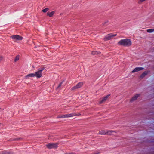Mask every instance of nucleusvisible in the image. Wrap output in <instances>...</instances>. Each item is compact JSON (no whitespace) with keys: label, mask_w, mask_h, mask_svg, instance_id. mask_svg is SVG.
<instances>
[{"label":"nucleus","mask_w":154,"mask_h":154,"mask_svg":"<svg viewBox=\"0 0 154 154\" xmlns=\"http://www.w3.org/2000/svg\"><path fill=\"white\" fill-rule=\"evenodd\" d=\"M83 83L82 82H80L78 83L76 85L72 87L71 89V91H73L75 89L79 88L82 87L83 85Z\"/></svg>","instance_id":"423d86ee"},{"label":"nucleus","mask_w":154,"mask_h":154,"mask_svg":"<svg viewBox=\"0 0 154 154\" xmlns=\"http://www.w3.org/2000/svg\"><path fill=\"white\" fill-rule=\"evenodd\" d=\"M11 38L14 41H16L18 40H21L23 37L18 35H13L11 36Z\"/></svg>","instance_id":"39448f33"},{"label":"nucleus","mask_w":154,"mask_h":154,"mask_svg":"<svg viewBox=\"0 0 154 154\" xmlns=\"http://www.w3.org/2000/svg\"><path fill=\"white\" fill-rule=\"evenodd\" d=\"M19 59V55H17L16 56L15 60L14 62H16Z\"/></svg>","instance_id":"aec40b11"},{"label":"nucleus","mask_w":154,"mask_h":154,"mask_svg":"<svg viewBox=\"0 0 154 154\" xmlns=\"http://www.w3.org/2000/svg\"><path fill=\"white\" fill-rule=\"evenodd\" d=\"M110 96V94H108L105 96V97L102 98L99 101V103L100 104L104 103L106 102Z\"/></svg>","instance_id":"0eeeda50"},{"label":"nucleus","mask_w":154,"mask_h":154,"mask_svg":"<svg viewBox=\"0 0 154 154\" xmlns=\"http://www.w3.org/2000/svg\"><path fill=\"white\" fill-rule=\"evenodd\" d=\"M107 22H108V21H106V22H104V23H102V25H103V26H104V25H105V24L106 23H107Z\"/></svg>","instance_id":"393cba45"},{"label":"nucleus","mask_w":154,"mask_h":154,"mask_svg":"<svg viewBox=\"0 0 154 154\" xmlns=\"http://www.w3.org/2000/svg\"><path fill=\"white\" fill-rule=\"evenodd\" d=\"M64 115H59L57 116L58 118H65Z\"/></svg>","instance_id":"412c9836"},{"label":"nucleus","mask_w":154,"mask_h":154,"mask_svg":"<svg viewBox=\"0 0 154 154\" xmlns=\"http://www.w3.org/2000/svg\"><path fill=\"white\" fill-rule=\"evenodd\" d=\"M65 118H68L69 117V114H65Z\"/></svg>","instance_id":"5701e85b"},{"label":"nucleus","mask_w":154,"mask_h":154,"mask_svg":"<svg viewBox=\"0 0 154 154\" xmlns=\"http://www.w3.org/2000/svg\"><path fill=\"white\" fill-rule=\"evenodd\" d=\"M147 31L149 33H152L154 31V29H147Z\"/></svg>","instance_id":"a211bd4d"},{"label":"nucleus","mask_w":154,"mask_h":154,"mask_svg":"<svg viewBox=\"0 0 154 154\" xmlns=\"http://www.w3.org/2000/svg\"><path fill=\"white\" fill-rule=\"evenodd\" d=\"M117 35L116 34L110 33L106 35L104 38V39L105 41L109 40L113 38L114 37Z\"/></svg>","instance_id":"20e7f679"},{"label":"nucleus","mask_w":154,"mask_h":154,"mask_svg":"<svg viewBox=\"0 0 154 154\" xmlns=\"http://www.w3.org/2000/svg\"><path fill=\"white\" fill-rule=\"evenodd\" d=\"M143 68L142 67H137L134 68V69L132 71V73H134L138 72L140 70H142L143 69Z\"/></svg>","instance_id":"1a4fd4ad"},{"label":"nucleus","mask_w":154,"mask_h":154,"mask_svg":"<svg viewBox=\"0 0 154 154\" xmlns=\"http://www.w3.org/2000/svg\"><path fill=\"white\" fill-rule=\"evenodd\" d=\"M131 44L132 42L131 39H121L118 42V45L126 47H129Z\"/></svg>","instance_id":"f257e3e1"},{"label":"nucleus","mask_w":154,"mask_h":154,"mask_svg":"<svg viewBox=\"0 0 154 154\" xmlns=\"http://www.w3.org/2000/svg\"><path fill=\"white\" fill-rule=\"evenodd\" d=\"M35 77V75L34 73H30L27 75L25 77V78L26 79H29L30 77Z\"/></svg>","instance_id":"9b49d317"},{"label":"nucleus","mask_w":154,"mask_h":154,"mask_svg":"<svg viewBox=\"0 0 154 154\" xmlns=\"http://www.w3.org/2000/svg\"><path fill=\"white\" fill-rule=\"evenodd\" d=\"M62 83H63V82H61V83H60L59 84V85H58V88L60 87L61 86V85H62Z\"/></svg>","instance_id":"b1692460"},{"label":"nucleus","mask_w":154,"mask_h":154,"mask_svg":"<svg viewBox=\"0 0 154 154\" xmlns=\"http://www.w3.org/2000/svg\"><path fill=\"white\" fill-rule=\"evenodd\" d=\"M45 67H42L39 68L38 70L34 73L35 75V77L37 78H39L42 77V72L45 69Z\"/></svg>","instance_id":"f03ea898"},{"label":"nucleus","mask_w":154,"mask_h":154,"mask_svg":"<svg viewBox=\"0 0 154 154\" xmlns=\"http://www.w3.org/2000/svg\"><path fill=\"white\" fill-rule=\"evenodd\" d=\"M69 117H71L74 116H78L81 115L80 113L76 114L75 113H72L69 114Z\"/></svg>","instance_id":"9d476101"},{"label":"nucleus","mask_w":154,"mask_h":154,"mask_svg":"<svg viewBox=\"0 0 154 154\" xmlns=\"http://www.w3.org/2000/svg\"><path fill=\"white\" fill-rule=\"evenodd\" d=\"M3 59V57L2 56H0V61L2 60Z\"/></svg>","instance_id":"4be33fe9"},{"label":"nucleus","mask_w":154,"mask_h":154,"mask_svg":"<svg viewBox=\"0 0 154 154\" xmlns=\"http://www.w3.org/2000/svg\"><path fill=\"white\" fill-rule=\"evenodd\" d=\"M148 71H145L143 72L142 75L140 76V77L142 78H143L146 75H147L148 73Z\"/></svg>","instance_id":"f3484780"},{"label":"nucleus","mask_w":154,"mask_h":154,"mask_svg":"<svg viewBox=\"0 0 154 154\" xmlns=\"http://www.w3.org/2000/svg\"><path fill=\"white\" fill-rule=\"evenodd\" d=\"M55 13L54 11H52L51 12H48L47 13V15L49 16L50 17H51L53 16V15Z\"/></svg>","instance_id":"2eb2a0df"},{"label":"nucleus","mask_w":154,"mask_h":154,"mask_svg":"<svg viewBox=\"0 0 154 154\" xmlns=\"http://www.w3.org/2000/svg\"><path fill=\"white\" fill-rule=\"evenodd\" d=\"M0 154H12V153L6 151H2L0 152Z\"/></svg>","instance_id":"dca6fc26"},{"label":"nucleus","mask_w":154,"mask_h":154,"mask_svg":"<svg viewBox=\"0 0 154 154\" xmlns=\"http://www.w3.org/2000/svg\"><path fill=\"white\" fill-rule=\"evenodd\" d=\"M49 10V8H45L44 9L42 10V11L43 12L45 13L47 12Z\"/></svg>","instance_id":"6ab92c4d"},{"label":"nucleus","mask_w":154,"mask_h":154,"mask_svg":"<svg viewBox=\"0 0 154 154\" xmlns=\"http://www.w3.org/2000/svg\"><path fill=\"white\" fill-rule=\"evenodd\" d=\"M91 54L93 55H99L101 54V52L99 51H92Z\"/></svg>","instance_id":"f8f14e48"},{"label":"nucleus","mask_w":154,"mask_h":154,"mask_svg":"<svg viewBox=\"0 0 154 154\" xmlns=\"http://www.w3.org/2000/svg\"><path fill=\"white\" fill-rule=\"evenodd\" d=\"M100 153V152H96L94 153L93 154H99Z\"/></svg>","instance_id":"a878e982"},{"label":"nucleus","mask_w":154,"mask_h":154,"mask_svg":"<svg viewBox=\"0 0 154 154\" xmlns=\"http://www.w3.org/2000/svg\"><path fill=\"white\" fill-rule=\"evenodd\" d=\"M140 95V94H137L135 95L130 100V102H132L136 100L137 98L139 97Z\"/></svg>","instance_id":"6e6552de"},{"label":"nucleus","mask_w":154,"mask_h":154,"mask_svg":"<svg viewBox=\"0 0 154 154\" xmlns=\"http://www.w3.org/2000/svg\"><path fill=\"white\" fill-rule=\"evenodd\" d=\"M58 143H48L46 145L47 148L49 149L52 148L56 149L58 145Z\"/></svg>","instance_id":"7ed1b4c3"},{"label":"nucleus","mask_w":154,"mask_h":154,"mask_svg":"<svg viewBox=\"0 0 154 154\" xmlns=\"http://www.w3.org/2000/svg\"><path fill=\"white\" fill-rule=\"evenodd\" d=\"M99 134L100 135H106V131L102 130L99 131Z\"/></svg>","instance_id":"4468645a"},{"label":"nucleus","mask_w":154,"mask_h":154,"mask_svg":"<svg viewBox=\"0 0 154 154\" xmlns=\"http://www.w3.org/2000/svg\"><path fill=\"white\" fill-rule=\"evenodd\" d=\"M116 131L113 130H107L106 131V135H111L112 134V133L113 132H115Z\"/></svg>","instance_id":"ddd939ff"}]
</instances>
